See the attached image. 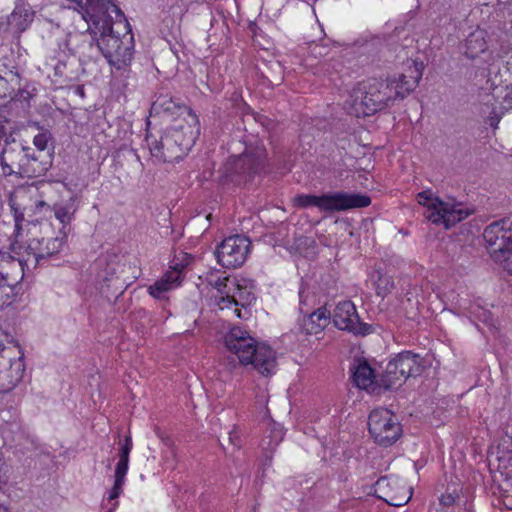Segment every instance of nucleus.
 <instances>
[{
	"instance_id": "f257e3e1",
	"label": "nucleus",
	"mask_w": 512,
	"mask_h": 512,
	"mask_svg": "<svg viewBox=\"0 0 512 512\" xmlns=\"http://www.w3.org/2000/svg\"><path fill=\"white\" fill-rule=\"evenodd\" d=\"M71 1L74 3L73 9L85 22L86 30L100 34L96 44L86 35L71 36L68 40L69 44H73L81 38V45L75 47L73 52L91 57L92 53H86V49H89L90 52L100 50L109 64L116 69L119 70L129 65L133 54V36L129 22L123 18L111 24L106 17L105 3L101 0Z\"/></svg>"
},
{
	"instance_id": "f03ea898",
	"label": "nucleus",
	"mask_w": 512,
	"mask_h": 512,
	"mask_svg": "<svg viewBox=\"0 0 512 512\" xmlns=\"http://www.w3.org/2000/svg\"><path fill=\"white\" fill-rule=\"evenodd\" d=\"M187 113L188 117L174 119L159 140L151 135L146 137L151 156L157 161L181 159L195 144L200 133L198 117L193 112Z\"/></svg>"
},
{
	"instance_id": "7ed1b4c3",
	"label": "nucleus",
	"mask_w": 512,
	"mask_h": 512,
	"mask_svg": "<svg viewBox=\"0 0 512 512\" xmlns=\"http://www.w3.org/2000/svg\"><path fill=\"white\" fill-rule=\"evenodd\" d=\"M225 346L235 354L242 365H250L264 377H270L277 370L276 352L264 343H258L247 331L233 327L226 334Z\"/></svg>"
},
{
	"instance_id": "20e7f679",
	"label": "nucleus",
	"mask_w": 512,
	"mask_h": 512,
	"mask_svg": "<svg viewBox=\"0 0 512 512\" xmlns=\"http://www.w3.org/2000/svg\"><path fill=\"white\" fill-rule=\"evenodd\" d=\"M41 237H34L27 242L16 239L11 243L12 258L16 259L23 271H32L42 261L48 260L62 251L67 242V236L57 233L51 236L53 227L43 223L40 227Z\"/></svg>"
},
{
	"instance_id": "39448f33",
	"label": "nucleus",
	"mask_w": 512,
	"mask_h": 512,
	"mask_svg": "<svg viewBox=\"0 0 512 512\" xmlns=\"http://www.w3.org/2000/svg\"><path fill=\"white\" fill-rule=\"evenodd\" d=\"M389 106V97L381 89L379 79H371L353 89L344 108L356 117L370 116Z\"/></svg>"
},
{
	"instance_id": "423d86ee",
	"label": "nucleus",
	"mask_w": 512,
	"mask_h": 512,
	"mask_svg": "<svg viewBox=\"0 0 512 512\" xmlns=\"http://www.w3.org/2000/svg\"><path fill=\"white\" fill-rule=\"evenodd\" d=\"M370 203L371 199L367 195L346 192L322 195L300 194L293 198V204L298 208L316 207L324 212L363 208L369 206Z\"/></svg>"
},
{
	"instance_id": "0eeeda50",
	"label": "nucleus",
	"mask_w": 512,
	"mask_h": 512,
	"mask_svg": "<svg viewBox=\"0 0 512 512\" xmlns=\"http://www.w3.org/2000/svg\"><path fill=\"white\" fill-rule=\"evenodd\" d=\"M417 201L426 208L424 212L426 219L436 225H443L445 229H449L470 215V211L461 204L442 201L429 190L418 193Z\"/></svg>"
},
{
	"instance_id": "6e6552de",
	"label": "nucleus",
	"mask_w": 512,
	"mask_h": 512,
	"mask_svg": "<svg viewBox=\"0 0 512 512\" xmlns=\"http://www.w3.org/2000/svg\"><path fill=\"white\" fill-rule=\"evenodd\" d=\"M423 364L419 355L409 351L401 352L386 366L382 382L385 388L401 386L410 377L420 375Z\"/></svg>"
},
{
	"instance_id": "1a4fd4ad",
	"label": "nucleus",
	"mask_w": 512,
	"mask_h": 512,
	"mask_svg": "<svg viewBox=\"0 0 512 512\" xmlns=\"http://www.w3.org/2000/svg\"><path fill=\"white\" fill-rule=\"evenodd\" d=\"M422 70V64L411 62L405 73L389 77L386 80H379L385 97H389V106L403 100L415 90L422 78Z\"/></svg>"
},
{
	"instance_id": "9d476101",
	"label": "nucleus",
	"mask_w": 512,
	"mask_h": 512,
	"mask_svg": "<svg viewBox=\"0 0 512 512\" xmlns=\"http://www.w3.org/2000/svg\"><path fill=\"white\" fill-rule=\"evenodd\" d=\"M369 433L375 441L383 446L395 443L401 435L398 418L388 409H374L368 420Z\"/></svg>"
},
{
	"instance_id": "9b49d317",
	"label": "nucleus",
	"mask_w": 512,
	"mask_h": 512,
	"mask_svg": "<svg viewBox=\"0 0 512 512\" xmlns=\"http://www.w3.org/2000/svg\"><path fill=\"white\" fill-rule=\"evenodd\" d=\"M26 365L12 348L0 349V394L12 392L23 381Z\"/></svg>"
},
{
	"instance_id": "f8f14e48",
	"label": "nucleus",
	"mask_w": 512,
	"mask_h": 512,
	"mask_svg": "<svg viewBox=\"0 0 512 512\" xmlns=\"http://www.w3.org/2000/svg\"><path fill=\"white\" fill-rule=\"evenodd\" d=\"M250 241L245 236L235 235L225 238L217 247L218 263L226 268L240 267L249 253Z\"/></svg>"
},
{
	"instance_id": "ddd939ff",
	"label": "nucleus",
	"mask_w": 512,
	"mask_h": 512,
	"mask_svg": "<svg viewBox=\"0 0 512 512\" xmlns=\"http://www.w3.org/2000/svg\"><path fill=\"white\" fill-rule=\"evenodd\" d=\"M332 318L334 325L340 330L356 335H367L372 331L370 325L360 321L354 303L349 300L341 301L336 305Z\"/></svg>"
},
{
	"instance_id": "4468645a",
	"label": "nucleus",
	"mask_w": 512,
	"mask_h": 512,
	"mask_svg": "<svg viewBox=\"0 0 512 512\" xmlns=\"http://www.w3.org/2000/svg\"><path fill=\"white\" fill-rule=\"evenodd\" d=\"M376 492L379 497L391 506L405 505L411 498V489L405 482L395 476H385L376 482Z\"/></svg>"
},
{
	"instance_id": "2eb2a0df",
	"label": "nucleus",
	"mask_w": 512,
	"mask_h": 512,
	"mask_svg": "<svg viewBox=\"0 0 512 512\" xmlns=\"http://www.w3.org/2000/svg\"><path fill=\"white\" fill-rule=\"evenodd\" d=\"M133 447L130 435L119 442L118 461L114 471V484L108 492V500L114 501L122 494L123 486L126 482V475L129 469V456Z\"/></svg>"
},
{
	"instance_id": "dca6fc26",
	"label": "nucleus",
	"mask_w": 512,
	"mask_h": 512,
	"mask_svg": "<svg viewBox=\"0 0 512 512\" xmlns=\"http://www.w3.org/2000/svg\"><path fill=\"white\" fill-rule=\"evenodd\" d=\"M489 254L492 257L495 252L512 244V223L508 219L499 220L488 225L483 233Z\"/></svg>"
},
{
	"instance_id": "f3484780",
	"label": "nucleus",
	"mask_w": 512,
	"mask_h": 512,
	"mask_svg": "<svg viewBox=\"0 0 512 512\" xmlns=\"http://www.w3.org/2000/svg\"><path fill=\"white\" fill-rule=\"evenodd\" d=\"M29 147L20 143L13 142L7 144L0 155V164L2 174L10 176L12 174H22V165L25 162Z\"/></svg>"
},
{
	"instance_id": "a211bd4d",
	"label": "nucleus",
	"mask_w": 512,
	"mask_h": 512,
	"mask_svg": "<svg viewBox=\"0 0 512 512\" xmlns=\"http://www.w3.org/2000/svg\"><path fill=\"white\" fill-rule=\"evenodd\" d=\"M24 160L21 177L33 178L44 176L52 166L51 153H36L31 147L28 148Z\"/></svg>"
},
{
	"instance_id": "6ab92c4d",
	"label": "nucleus",
	"mask_w": 512,
	"mask_h": 512,
	"mask_svg": "<svg viewBox=\"0 0 512 512\" xmlns=\"http://www.w3.org/2000/svg\"><path fill=\"white\" fill-rule=\"evenodd\" d=\"M151 111L164 118L171 119L172 123H174V119L188 117L187 112H193L189 107L181 105L168 95L157 97L152 103Z\"/></svg>"
},
{
	"instance_id": "aec40b11",
	"label": "nucleus",
	"mask_w": 512,
	"mask_h": 512,
	"mask_svg": "<svg viewBox=\"0 0 512 512\" xmlns=\"http://www.w3.org/2000/svg\"><path fill=\"white\" fill-rule=\"evenodd\" d=\"M330 317V311L325 307H320L302 318L301 329L306 335H315L318 337L328 326Z\"/></svg>"
},
{
	"instance_id": "412c9836",
	"label": "nucleus",
	"mask_w": 512,
	"mask_h": 512,
	"mask_svg": "<svg viewBox=\"0 0 512 512\" xmlns=\"http://www.w3.org/2000/svg\"><path fill=\"white\" fill-rule=\"evenodd\" d=\"M463 54L468 59L474 60L488 51L487 32L476 29L471 32L463 44Z\"/></svg>"
},
{
	"instance_id": "4be33fe9",
	"label": "nucleus",
	"mask_w": 512,
	"mask_h": 512,
	"mask_svg": "<svg viewBox=\"0 0 512 512\" xmlns=\"http://www.w3.org/2000/svg\"><path fill=\"white\" fill-rule=\"evenodd\" d=\"M53 212L55 218L61 223L59 234L68 236L69 225L74 219V215L77 211L76 198L70 197L66 201L57 202L53 205Z\"/></svg>"
},
{
	"instance_id": "5701e85b",
	"label": "nucleus",
	"mask_w": 512,
	"mask_h": 512,
	"mask_svg": "<svg viewBox=\"0 0 512 512\" xmlns=\"http://www.w3.org/2000/svg\"><path fill=\"white\" fill-rule=\"evenodd\" d=\"M181 271L172 269L166 272L159 280L149 286V294L157 299L164 297L165 293L176 288L180 284Z\"/></svg>"
},
{
	"instance_id": "b1692460",
	"label": "nucleus",
	"mask_w": 512,
	"mask_h": 512,
	"mask_svg": "<svg viewBox=\"0 0 512 512\" xmlns=\"http://www.w3.org/2000/svg\"><path fill=\"white\" fill-rule=\"evenodd\" d=\"M232 295H236V301L241 307L250 305L255 300V283L246 278L232 280Z\"/></svg>"
},
{
	"instance_id": "393cba45",
	"label": "nucleus",
	"mask_w": 512,
	"mask_h": 512,
	"mask_svg": "<svg viewBox=\"0 0 512 512\" xmlns=\"http://www.w3.org/2000/svg\"><path fill=\"white\" fill-rule=\"evenodd\" d=\"M375 375L372 368L366 362H360L353 371V380L360 389H372L374 391Z\"/></svg>"
},
{
	"instance_id": "a878e982",
	"label": "nucleus",
	"mask_w": 512,
	"mask_h": 512,
	"mask_svg": "<svg viewBox=\"0 0 512 512\" xmlns=\"http://www.w3.org/2000/svg\"><path fill=\"white\" fill-rule=\"evenodd\" d=\"M231 288L228 289L226 295H221L215 298V304L218 310L225 312L228 317L242 318L241 309L236 301V295L230 294Z\"/></svg>"
},
{
	"instance_id": "bb28decb",
	"label": "nucleus",
	"mask_w": 512,
	"mask_h": 512,
	"mask_svg": "<svg viewBox=\"0 0 512 512\" xmlns=\"http://www.w3.org/2000/svg\"><path fill=\"white\" fill-rule=\"evenodd\" d=\"M266 157V150L262 144H257L254 148H247L246 151L239 156L243 162H248L247 170L256 171L258 166Z\"/></svg>"
},
{
	"instance_id": "cd10ccee",
	"label": "nucleus",
	"mask_w": 512,
	"mask_h": 512,
	"mask_svg": "<svg viewBox=\"0 0 512 512\" xmlns=\"http://www.w3.org/2000/svg\"><path fill=\"white\" fill-rule=\"evenodd\" d=\"M491 258L505 271L512 275V244L508 245L502 250H499L498 252H495V255H493Z\"/></svg>"
},
{
	"instance_id": "c85d7f7f",
	"label": "nucleus",
	"mask_w": 512,
	"mask_h": 512,
	"mask_svg": "<svg viewBox=\"0 0 512 512\" xmlns=\"http://www.w3.org/2000/svg\"><path fill=\"white\" fill-rule=\"evenodd\" d=\"M498 471L507 479H512V452L502 451L497 458Z\"/></svg>"
},
{
	"instance_id": "c756f323",
	"label": "nucleus",
	"mask_w": 512,
	"mask_h": 512,
	"mask_svg": "<svg viewBox=\"0 0 512 512\" xmlns=\"http://www.w3.org/2000/svg\"><path fill=\"white\" fill-rule=\"evenodd\" d=\"M13 283L0 272V307L8 304L13 296Z\"/></svg>"
},
{
	"instance_id": "7c9ffc66",
	"label": "nucleus",
	"mask_w": 512,
	"mask_h": 512,
	"mask_svg": "<svg viewBox=\"0 0 512 512\" xmlns=\"http://www.w3.org/2000/svg\"><path fill=\"white\" fill-rule=\"evenodd\" d=\"M208 282L213 286L221 295L226 294L228 289V283L232 285V281L228 277L220 276L217 273H211Z\"/></svg>"
},
{
	"instance_id": "2f4dec72",
	"label": "nucleus",
	"mask_w": 512,
	"mask_h": 512,
	"mask_svg": "<svg viewBox=\"0 0 512 512\" xmlns=\"http://www.w3.org/2000/svg\"><path fill=\"white\" fill-rule=\"evenodd\" d=\"M50 140L51 134L48 131H44L35 135L33 138V144L36 147V153H50L47 151Z\"/></svg>"
},
{
	"instance_id": "473e14b6",
	"label": "nucleus",
	"mask_w": 512,
	"mask_h": 512,
	"mask_svg": "<svg viewBox=\"0 0 512 512\" xmlns=\"http://www.w3.org/2000/svg\"><path fill=\"white\" fill-rule=\"evenodd\" d=\"M456 497L453 494L446 493L440 497V504L443 506H451L455 503Z\"/></svg>"
},
{
	"instance_id": "72a5a7b5",
	"label": "nucleus",
	"mask_w": 512,
	"mask_h": 512,
	"mask_svg": "<svg viewBox=\"0 0 512 512\" xmlns=\"http://www.w3.org/2000/svg\"><path fill=\"white\" fill-rule=\"evenodd\" d=\"M272 433L274 434L275 445H277L283 439V436H284L283 428L280 426L275 427Z\"/></svg>"
},
{
	"instance_id": "f704fd0d",
	"label": "nucleus",
	"mask_w": 512,
	"mask_h": 512,
	"mask_svg": "<svg viewBox=\"0 0 512 512\" xmlns=\"http://www.w3.org/2000/svg\"><path fill=\"white\" fill-rule=\"evenodd\" d=\"M229 441L235 447H237V448L240 447L241 441H240V437L237 434V432H235V431L229 432Z\"/></svg>"
},
{
	"instance_id": "c9c22d12",
	"label": "nucleus",
	"mask_w": 512,
	"mask_h": 512,
	"mask_svg": "<svg viewBox=\"0 0 512 512\" xmlns=\"http://www.w3.org/2000/svg\"><path fill=\"white\" fill-rule=\"evenodd\" d=\"M380 281L381 282H384L385 283V288L382 289L380 286L377 287V294L378 295H381V296H384L388 290V286H392V284L390 283L389 279L387 278H380Z\"/></svg>"
},
{
	"instance_id": "e433bc0d",
	"label": "nucleus",
	"mask_w": 512,
	"mask_h": 512,
	"mask_svg": "<svg viewBox=\"0 0 512 512\" xmlns=\"http://www.w3.org/2000/svg\"><path fill=\"white\" fill-rule=\"evenodd\" d=\"M4 466H5L4 457H3L2 453L0 452V489L6 483V480L3 475Z\"/></svg>"
},
{
	"instance_id": "4c0bfd02",
	"label": "nucleus",
	"mask_w": 512,
	"mask_h": 512,
	"mask_svg": "<svg viewBox=\"0 0 512 512\" xmlns=\"http://www.w3.org/2000/svg\"><path fill=\"white\" fill-rule=\"evenodd\" d=\"M23 220V215L18 214L17 210L15 209V226L17 229L20 227V222Z\"/></svg>"
},
{
	"instance_id": "58836bf2",
	"label": "nucleus",
	"mask_w": 512,
	"mask_h": 512,
	"mask_svg": "<svg viewBox=\"0 0 512 512\" xmlns=\"http://www.w3.org/2000/svg\"><path fill=\"white\" fill-rule=\"evenodd\" d=\"M0 512H9L8 508L0 502Z\"/></svg>"
},
{
	"instance_id": "ea45409f",
	"label": "nucleus",
	"mask_w": 512,
	"mask_h": 512,
	"mask_svg": "<svg viewBox=\"0 0 512 512\" xmlns=\"http://www.w3.org/2000/svg\"><path fill=\"white\" fill-rule=\"evenodd\" d=\"M114 10L119 14L121 18H123V14L120 12V10L117 7H114Z\"/></svg>"
},
{
	"instance_id": "a19ab883",
	"label": "nucleus",
	"mask_w": 512,
	"mask_h": 512,
	"mask_svg": "<svg viewBox=\"0 0 512 512\" xmlns=\"http://www.w3.org/2000/svg\"><path fill=\"white\" fill-rule=\"evenodd\" d=\"M5 257V253L0 250V259H3Z\"/></svg>"
},
{
	"instance_id": "79ce46f5",
	"label": "nucleus",
	"mask_w": 512,
	"mask_h": 512,
	"mask_svg": "<svg viewBox=\"0 0 512 512\" xmlns=\"http://www.w3.org/2000/svg\"><path fill=\"white\" fill-rule=\"evenodd\" d=\"M117 506H118V502H117V501H115V503L113 504V507H112L111 511H113Z\"/></svg>"
}]
</instances>
